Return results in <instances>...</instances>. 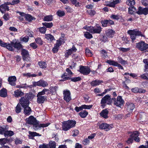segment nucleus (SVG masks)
<instances>
[{
  "label": "nucleus",
  "mask_w": 148,
  "mask_h": 148,
  "mask_svg": "<svg viewBox=\"0 0 148 148\" xmlns=\"http://www.w3.org/2000/svg\"><path fill=\"white\" fill-rule=\"evenodd\" d=\"M16 77L15 76H11L8 77V81L9 84L12 86H15L16 84Z\"/></svg>",
  "instance_id": "18"
},
{
  "label": "nucleus",
  "mask_w": 148,
  "mask_h": 148,
  "mask_svg": "<svg viewBox=\"0 0 148 148\" xmlns=\"http://www.w3.org/2000/svg\"><path fill=\"white\" fill-rule=\"evenodd\" d=\"M61 77L63 79V81H65L66 80L70 79L69 77L68 76L66 73H64L61 76Z\"/></svg>",
  "instance_id": "52"
},
{
  "label": "nucleus",
  "mask_w": 148,
  "mask_h": 148,
  "mask_svg": "<svg viewBox=\"0 0 148 148\" xmlns=\"http://www.w3.org/2000/svg\"><path fill=\"white\" fill-rule=\"evenodd\" d=\"M45 37L49 42H51L53 40H55L53 36L50 34H45Z\"/></svg>",
  "instance_id": "22"
},
{
  "label": "nucleus",
  "mask_w": 148,
  "mask_h": 148,
  "mask_svg": "<svg viewBox=\"0 0 148 148\" xmlns=\"http://www.w3.org/2000/svg\"><path fill=\"white\" fill-rule=\"evenodd\" d=\"M19 0H13L11 3H8L7 4L14 5L18 4L19 3Z\"/></svg>",
  "instance_id": "54"
},
{
  "label": "nucleus",
  "mask_w": 148,
  "mask_h": 148,
  "mask_svg": "<svg viewBox=\"0 0 148 148\" xmlns=\"http://www.w3.org/2000/svg\"><path fill=\"white\" fill-rule=\"evenodd\" d=\"M135 3L134 0H127L126 2L127 5H131V6H133L135 4Z\"/></svg>",
  "instance_id": "42"
},
{
  "label": "nucleus",
  "mask_w": 148,
  "mask_h": 148,
  "mask_svg": "<svg viewBox=\"0 0 148 148\" xmlns=\"http://www.w3.org/2000/svg\"><path fill=\"white\" fill-rule=\"evenodd\" d=\"M24 32L25 34L26 35L27 37H32L33 35V32L30 31L29 29H27L25 30Z\"/></svg>",
  "instance_id": "25"
},
{
  "label": "nucleus",
  "mask_w": 148,
  "mask_h": 148,
  "mask_svg": "<svg viewBox=\"0 0 148 148\" xmlns=\"http://www.w3.org/2000/svg\"><path fill=\"white\" fill-rule=\"evenodd\" d=\"M88 14L91 16H93L96 13V12L93 10L89 9L87 10Z\"/></svg>",
  "instance_id": "39"
},
{
  "label": "nucleus",
  "mask_w": 148,
  "mask_h": 148,
  "mask_svg": "<svg viewBox=\"0 0 148 148\" xmlns=\"http://www.w3.org/2000/svg\"><path fill=\"white\" fill-rule=\"evenodd\" d=\"M112 125H109L108 124L104 123L100 124L99 126V128L102 129H106L107 131L110 130L112 127Z\"/></svg>",
  "instance_id": "12"
},
{
  "label": "nucleus",
  "mask_w": 148,
  "mask_h": 148,
  "mask_svg": "<svg viewBox=\"0 0 148 148\" xmlns=\"http://www.w3.org/2000/svg\"><path fill=\"white\" fill-rule=\"evenodd\" d=\"M108 63L110 65H113L114 66H116L117 62H115L114 61L111 60H108L106 62Z\"/></svg>",
  "instance_id": "46"
},
{
  "label": "nucleus",
  "mask_w": 148,
  "mask_h": 148,
  "mask_svg": "<svg viewBox=\"0 0 148 148\" xmlns=\"http://www.w3.org/2000/svg\"><path fill=\"white\" fill-rule=\"evenodd\" d=\"M20 16H18V18L20 20L23 21L25 18V13L19 12Z\"/></svg>",
  "instance_id": "45"
},
{
  "label": "nucleus",
  "mask_w": 148,
  "mask_h": 148,
  "mask_svg": "<svg viewBox=\"0 0 148 148\" xmlns=\"http://www.w3.org/2000/svg\"><path fill=\"white\" fill-rule=\"evenodd\" d=\"M21 54L23 56V59L24 60L29 61L30 60V58L28 51L24 49L21 51Z\"/></svg>",
  "instance_id": "9"
},
{
  "label": "nucleus",
  "mask_w": 148,
  "mask_h": 148,
  "mask_svg": "<svg viewBox=\"0 0 148 148\" xmlns=\"http://www.w3.org/2000/svg\"><path fill=\"white\" fill-rule=\"evenodd\" d=\"M9 142L8 140L6 138L0 139V145H4V144Z\"/></svg>",
  "instance_id": "37"
},
{
  "label": "nucleus",
  "mask_w": 148,
  "mask_h": 148,
  "mask_svg": "<svg viewBox=\"0 0 148 148\" xmlns=\"http://www.w3.org/2000/svg\"><path fill=\"white\" fill-rule=\"evenodd\" d=\"M9 10V7L7 5V4H3L0 6V11L2 13H4L6 11Z\"/></svg>",
  "instance_id": "16"
},
{
  "label": "nucleus",
  "mask_w": 148,
  "mask_h": 148,
  "mask_svg": "<svg viewBox=\"0 0 148 148\" xmlns=\"http://www.w3.org/2000/svg\"><path fill=\"white\" fill-rule=\"evenodd\" d=\"M108 111L107 109H105L102 111L100 113V114L101 116L104 118L106 119L108 117Z\"/></svg>",
  "instance_id": "21"
},
{
  "label": "nucleus",
  "mask_w": 148,
  "mask_h": 148,
  "mask_svg": "<svg viewBox=\"0 0 148 148\" xmlns=\"http://www.w3.org/2000/svg\"><path fill=\"white\" fill-rule=\"evenodd\" d=\"M103 81L101 80L96 79L93 80L91 82L90 84L92 86H96L103 83Z\"/></svg>",
  "instance_id": "20"
},
{
  "label": "nucleus",
  "mask_w": 148,
  "mask_h": 148,
  "mask_svg": "<svg viewBox=\"0 0 148 148\" xmlns=\"http://www.w3.org/2000/svg\"><path fill=\"white\" fill-rule=\"evenodd\" d=\"M5 47L9 50L12 51L13 50V47L11 45V43L10 44H8L7 43V45H6Z\"/></svg>",
  "instance_id": "62"
},
{
  "label": "nucleus",
  "mask_w": 148,
  "mask_h": 148,
  "mask_svg": "<svg viewBox=\"0 0 148 148\" xmlns=\"http://www.w3.org/2000/svg\"><path fill=\"white\" fill-rule=\"evenodd\" d=\"M87 30L92 34H100L101 31V28L98 25L94 27L90 26L87 28Z\"/></svg>",
  "instance_id": "4"
},
{
  "label": "nucleus",
  "mask_w": 148,
  "mask_h": 148,
  "mask_svg": "<svg viewBox=\"0 0 148 148\" xmlns=\"http://www.w3.org/2000/svg\"><path fill=\"white\" fill-rule=\"evenodd\" d=\"M131 90L132 92L134 93H136L138 92H139V93L143 92L139 90L138 88L137 87H135L134 88H132Z\"/></svg>",
  "instance_id": "59"
},
{
  "label": "nucleus",
  "mask_w": 148,
  "mask_h": 148,
  "mask_svg": "<svg viewBox=\"0 0 148 148\" xmlns=\"http://www.w3.org/2000/svg\"><path fill=\"white\" fill-rule=\"evenodd\" d=\"M111 103V98L109 95H106L102 98L101 103V104L105 105L110 104Z\"/></svg>",
  "instance_id": "6"
},
{
  "label": "nucleus",
  "mask_w": 148,
  "mask_h": 148,
  "mask_svg": "<svg viewBox=\"0 0 148 148\" xmlns=\"http://www.w3.org/2000/svg\"><path fill=\"white\" fill-rule=\"evenodd\" d=\"M88 114V112L86 110H83L82 111L80 112L79 114L82 118H85L86 117Z\"/></svg>",
  "instance_id": "32"
},
{
  "label": "nucleus",
  "mask_w": 148,
  "mask_h": 148,
  "mask_svg": "<svg viewBox=\"0 0 148 148\" xmlns=\"http://www.w3.org/2000/svg\"><path fill=\"white\" fill-rule=\"evenodd\" d=\"M127 33L130 35V38L133 42L135 39L136 36H143V35L140 32L136 30H129L127 31Z\"/></svg>",
  "instance_id": "3"
},
{
  "label": "nucleus",
  "mask_w": 148,
  "mask_h": 148,
  "mask_svg": "<svg viewBox=\"0 0 148 148\" xmlns=\"http://www.w3.org/2000/svg\"><path fill=\"white\" fill-rule=\"evenodd\" d=\"M118 60L119 63L121 64L125 65L127 64V62L126 61L123 60L121 58L119 57L118 58Z\"/></svg>",
  "instance_id": "58"
},
{
  "label": "nucleus",
  "mask_w": 148,
  "mask_h": 148,
  "mask_svg": "<svg viewBox=\"0 0 148 148\" xmlns=\"http://www.w3.org/2000/svg\"><path fill=\"white\" fill-rule=\"evenodd\" d=\"M64 99L67 102H69L71 99V92L69 90H66L63 91Z\"/></svg>",
  "instance_id": "8"
},
{
  "label": "nucleus",
  "mask_w": 148,
  "mask_h": 148,
  "mask_svg": "<svg viewBox=\"0 0 148 148\" xmlns=\"http://www.w3.org/2000/svg\"><path fill=\"white\" fill-rule=\"evenodd\" d=\"M44 20L46 21H50L52 20V16L51 15H48L45 16L44 18Z\"/></svg>",
  "instance_id": "44"
},
{
  "label": "nucleus",
  "mask_w": 148,
  "mask_h": 148,
  "mask_svg": "<svg viewBox=\"0 0 148 148\" xmlns=\"http://www.w3.org/2000/svg\"><path fill=\"white\" fill-rule=\"evenodd\" d=\"M110 18L112 19H113L117 20H118L120 18V17L119 15H116L114 14L110 16Z\"/></svg>",
  "instance_id": "63"
},
{
  "label": "nucleus",
  "mask_w": 148,
  "mask_h": 148,
  "mask_svg": "<svg viewBox=\"0 0 148 148\" xmlns=\"http://www.w3.org/2000/svg\"><path fill=\"white\" fill-rule=\"evenodd\" d=\"M139 135L138 132L137 131H135L133 132L130 136L135 141L138 142L140 141V138L138 137Z\"/></svg>",
  "instance_id": "13"
},
{
  "label": "nucleus",
  "mask_w": 148,
  "mask_h": 148,
  "mask_svg": "<svg viewBox=\"0 0 148 148\" xmlns=\"http://www.w3.org/2000/svg\"><path fill=\"white\" fill-rule=\"evenodd\" d=\"M136 9L134 6H130L129 8V12L130 14H132L133 12L136 11Z\"/></svg>",
  "instance_id": "49"
},
{
  "label": "nucleus",
  "mask_w": 148,
  "mask_h": 148,
  "mask_svg": "<svg viewBox=\"0 0 148 148\" xmlns=\"http://www.w3.org/2000/svg\"><path fill=\"white\" fill-rule=\"evenodd\" d=\"M71 81L74 82H77L81 80V78L79 77H73L70 78Z\"/></svg>",
  "instance_id": "55"
},
{
  "label": "nucleus",
  "mask_w": 148,
  "mask_h": 148,
  "mask_svg": "<svg viewBox=\"0 0 148 148\" xmlns=\"http://www.w3.org/2000/svg\"><path fill=\"white\" fill-rule=\"evenodd\" d=\"M24 108V113L27 115H29L30 114V112L31 111V108L28 106L23 108Z\"/></svg>",
  "instance_id": "31"
},
{
  "label": "nucleus",
  "mask_w": 148,
  "mask_h": 148,
  "mask_svg": "<svg viewBox=\"0 0 148 148\" xmlns=\"http://www.w3.org/2000/svg\"><path fill=\"white\" fill-rule=\"evenodd\" d=\"M140 77L143 79H148V74L145 73L140 75Z\"/></svg>",
  "instance_id": "64"
},
{
  "label": "nucleus",
  "mask_w": 148,
  "mask_h": 148,
  "mask_svg": "<svg viewBox=\"0 0 148 148\" xmlns=\"http://www.w3.org/2000/svg\"><path fill=\"white\" fill-rule=\"evenodd\" d=\"M108 63L110 65H113L114 66H116L117 62H115L114 61L111 60H108L106 62Z\"/></svg>",
  "instance_id": "47"
},
{
  "label": "nucleus",
  "mask_w": 148,
  "mask_h": 148,
  "mask_svg": "<svg viewBox=\"0 0 148 148\" xmlns=\"http://www.w3.org/2000/svg\"><path fill=\"white\" fill-rule=\"evenodd\" d=\"M24 95V93L20 90L18 89L14 91V96L16 97H21Z\"/></svg>",
  "instance_id": "23"
},
{
  "label": "nucleus",
  "mask_w": 148,
  "mask_h": 148,
  "mask_svg": "<svg viewBox=\"0 0 148 148\" xmlns=\"http://www.w3.org/2000/svg\"><path fill=\"white\" fill-rule=\"evenodd\" d=\"M50 124L49 123H43V124H40V125H38V129L40 127H45L48 126Z\"/></svg>",
  "instance_id": "51"
},
{
  "label": "nucleus",
  "mask_w": 148,
  "mask_h": 148,
  "mask_svg": "<svg viewBox=\"0 0 148 148\" xmlns=\"http://www.w3.org/2000/svg\"><path fill=\"white\" fill-rule=\"evenodd\" d=\"M11 44L14 48L19 50L22 47V45L18 41H16L15 42H11Z\"/></svg>",
  "instance_id": "19"
},
{
  "label": "nucleus",
  "mask_w": 148,
  "mask_h": 148,
  "mask_svg": "<svg viewBox=\"0 0 148 148\" xmlns=\"http://www.w3.org/2000/svg\"><path fill=\"white\" fill-rule=\"evenodd\" d=\"M56 14L58 16L62 17L65 15V13L64 11L59 10L57 12Z\"/></svg>",
  "instance_id": "43"
},
{
  "label": "nucleus",
  "mask_w": 148,
  "mask_h": 148,
  "mask_svg": "<svg viewBox=\"0 0 148 148\" xmlns=\"http://www.w3.org/2000/svg\"><path fill=\"white\" fill-rule=\"evenodd\" d=\"M49 90L48 89H47L45 88L43 89L42 91L39 92L37 95L42 96V95H45L46 93H47V94L49 93Z\"/></svg>",
  "instance_id": "29"
},
{
  "label": "nucleus",
  "mask_w": 148,
  "mask_h": 148,
  "mask_svg": "<svg viewBox=\"0 0 148 148\" xmlns=\"http://www.w3.org/2000/svg\"><path fill=\"white\" fill-rule=\"evenodd\" d=\"M121 0H113L112 2L106 1V5L110 7H114L116 4L119 3Z\"/></svg>",
  "instance_id": "14"
},
{
  "label": "nucleus",
  "mask_w": 148,
  "mask_h": 148,
  "mask_svg": "<svg viewBox=\"0 0 148 148\" xmlns=\"http://www.w3.org/2000/svg\"><path fill=\"white\" fill-rule=\"evenodd\" d=\"M90 70L88 66H81L79 69V72L84 75H88L90 72Z\"/></svg>",
  "instance_id": "7"
},
{
  "label": "nucleus",
  "mask_w": 148,
  "mask_h": 148,
  "mask_svg": "<svg viewBox=\"0 0 148 148\" xmlns=\"http://www.w3.org/2000/svg\"><path fill=\"white\" fill-rule=\"evenodd\" d=\"M25 18L26 20L29 22L34 19V18L31 15L28 14H25Z\"/></svg>",
  "instance_id": "33"
},
{
  "label": "nucleus",
  "mask_w": 148,
  "mask_h": 148,
  "mask_svg": "<svg viewBox=\"0 0 148 148\" xmlns=\"http://www.w3.org/2000/svg\"><path fill=\"white\" fill-rule=\"evenodd\" d=\"M27 122L29 124L33 125V128L35 130H38V122L37 121L36 118L33 116H31L28 118L26 119Z\"/></svg>",
  "instance_id": "2"
},
{
  "label": "nucleus",
  "mask_w": 148,
  "mask_h": 148,
  "mask_svg": "<svg viewBox=\"0 0 148 148\" xmlns=\"http://www.w3.org/2000/svg\"><path fill=\"white\" fill-rule=\"evenodd\" d=\"M42 25L45 26L47 28H50L53 25L52 23H42Z\"/></svg>",
  "instance_id": "41"
},
{
  "label": "nucleus",
  "mask_w": 148,
  "mask_h": 148,
  "mask_svg": "<svg viewBox=\"0 0 148 148\" xmlns=\"http://www.w3.org/2000/svg\"><path fill=\"white\" fill-rule=\"evenodd\" d=\"M39 86L43 87H45L48 85L47 82L43 80H40L39 81Z\"/></svg>",
  "instance_id": "28"
},
{
  "label": "nucleus",
  "mask_w": 148,
  "mask_h": 148,
  "mask_svg": "<svg viewBox=\"0 0 148 148\" xmlns=\"http://www.w3.org/2000/svg\"><path fill=\"white\" fill-rule=\"evenodd\" d=\"M64 42L63 39L62 38H60L59 39L56 40V43L54 45L56 47L59 48L60 46Z\"/></svg>",
  "instance_id": "27"
},
{
  "label": "nucleus",
  "mask_w": 148,
  "mask_h": 148,
  "mask_svg": "<svg viewBox=\"0 0 148 148\" xmlns=\"http://www.w3.org/2000/svg\"><path fill=\"white\" fill-rule=\"evenodd\" d=\"M7 95V91L5 89L3 88L0 90V96L2 97H5Z\"/></svg>",
  "instance_id": "30"
},
{
  "label": "nucleus",
  "mask_w": 148,
  "mask_h": 148,
  "mask_svg": "<svg viewBox=\"0 0 148 148\" xmlns=\"http://www.w3.org/2000/svg\"><path fill=\"white\" fill-rule=\"evenodd\" d=\"M85 53L86 56L88 57H91L92 55V52L88 49H86L85 50Z\"/></svg>",
  "instance_id": "50"
},
{
  "label": "nucleus",
  "mask_w": 148,
  "mask_h": 148,
  "mask_svg": "<svg viewBox=\"0 0 148 148\" xmlns=\"http://www.w3.org/2000/svg\"><path fill=\"white\" fill-rule=\"evenodd\" d=\"M20 103L23 107H25L28 106L29 101L26 97H22L20 100Z\"/></svg>",
  "instance_id": "11"
},
{
  "label": "nucleus",
  "mask_w": 148,
  "mask_h": 148,
  "mask_svg": "<svg viewBox=\"0 0 148 148\" xmlns=\"http://www.w3.org/2000/svg\"><path fill=\"white\" fill-rule=\"evenodd\" d=\"M14 132L12 131H7L5 130V132L4 133V136L5 137H6V136H11L14 135Z\"/></svg>",
  "instance_id": "34"
},
{
  "label": "nucleus",
  "mask_w": 148,
  "mask_h": 148,
  "mask_svg": "<svg viewBox=\"0 0 148 148\" xmlns=\"http://www.w3.org/2000/svg\"><path fill=\"white\" fill-rule=\"evenodd\" d=\"M40 67L42 69H45L47 67V64L45 62H40L38 63Z\"/></svg>",
  "instance_id": "38"
},
{
  "label": "nucleus",
  "mask_w": 148,
  "mask_h": 148,
  "mask_svg": "<svg viewBox=\"0 0 148 148\" xmlns=\"http://www.w3.org/2000/svg\"><path fill=\"white\" fill-rule=\"evenodd\" d=\"M124 101L122 99V97L121 96H119L117 97L116 100H115L114 104L116 106L121 107L124 103Z\"/></svg>",
  "instance_id": "10"
},
{
  "label": "nucleus",
  "mask_w": 148,
  "mask_h": 148,
  "mask_svg": "<svg viewBox=\"0 0 148 148\" xmlns=\"http://www.w3.org/2000/svg\"><path fill=\"white\" fill-rule=\"evenodd\" d=\"M7 130V126L0 127V134L4 135L5 130Z\"/></svg>",
  "instance_id": "40"
},
{
  "label": "nucleus",
  "mask_w": 148,
  "mask_h": 148,
  "mask_svg": "<svg viewBox=\"0 0 148 148\" xmlns=\"http://www.w3.org/2000/svg\"><path fill=\"white\" fill-rule=\"evenodd\" d=\"M36 42L38 44L40 45L42 44L43 42L41 39V38H36L35 39Z\"/></svg>",
  "instance_id": "61"
},
{
  "label": "nucleus",
  "mask_w": 148,
  "mask_h": 148,
  "mask_svg": "<svg viewBox=\"0 0 148 148\" xmlns=\"http://www.w3.org/2000/svg\"><path fill=\"white\" fill-rule=\"evenodd\" d=\"M37 102L38 103H42L47 99V97L45 96L37 95Z\"/></svg>",
  "instance_id": "17"
},
{
  "label": "nucleus",
  "mask_w": 148,
  "mask_h": 148,
  "mask_svg": "<svg viewBox=\"0 0 148 148\" xmlns=\"http://www.w3.org/2000/svg\"><path fill=\"white\" fill-rule=\"evenodd\" d=\"M76 124V122L75 121L69 120L64 121L62 126V130L65 131H67L74 127Z\"/></svg>",
  "instance_id": "1"
},
{
  "label": "nucleus",
  "mask_w": 148,
  "mask_h": 148,
  "mask_svg": "<svg viewBox=\"0 0 148 148\" xmlns=\"http://www.w3.org/2000/svg\"><path fill=\"white\" fill-rule=\"evenodd\" d=\"M84 36L87 39H90L92 38V36L89 32H86L84 34Z\"/></svg>",
  "instance_id": "53"
},
{
  "label": "nucleus",
  "mask_w": 148,
  "mask_h": 148,
  "mask_svg": "<svg viewBox=\"0 0 148 148\" xmlns=\"http://www.w3.org/2000/svg\"><path fill=\"white\" fill-rule=\"evenodd\" d=\"M21 88H32L33 87L32 85H28L26 84H21Z\"/></svg>",
  "instance_id": "57"
},
{
  "label": "nucleus",
  "mask_w": 148,
  "mask_h": 148,
  "mask_svg": "<svg viewBox=\"0 0 148 148\" xmlns=\"http://www.w3.org/2000/svg\"><path fill=\"white\" fill-rule=\"evenodd\" d=\"M72 53V51L69 49V50L66 51L65 54V56L66 58H68L69 56Z\"/></svg>",
  "instance_id": "60"
},
{
  "label": "nucleus",
  "mask_w": 148,
  "mask_h": 148,
  "mask_svg": "<svg viewBox=\"0 0 148 148\" xmlns=\"http://www.w3.org/2000/svg\"><path fill=\"white\" fill-rule=\"evenodd\" d=\"M29 135L28 136L29 138L30 139H33L34 137L35 136H40L41 135H40L38 133L35 132H29Z\"/></svg>",
  "instance_id": "26"
},
{
  "label": "nucleus",
  "mask_w": 148,
  "mask_h": 148,
  "mask_svg": "<svg viewBox=\"0 0 148 148\" xmlns=\"http://www.w3.org/2000/svg\"><path fill=\"white\" fill-rule=\"evenodd\" d=\"M21 110V107L20 104H18L16 107L15 111L16 113H20Z\"/></svg>",
  "instance_id": "48"
},
{
  "label": "nucleus",
  "mask_w": 148,
  "mask_h": 148,
  "mask_svg": "<svg viewBox=\"0 0 148 148\" xmlns=\"http://www.w3.org/2000/svg\"><path fill=\"white\" fill-rule=\"evenodd\" d=\"M127 111L129 112H131L135 108L134 104L127 102L126 103Z\"/></svg>",
  "instance_id": "15"
},
{
  "label": "nucleus",
  "mask_w": 148,
  "mask_h": 148,
  "mask_svg": "<svg viewBox=\"0 0 148 148\" xmlns=\"http://www.w3.org/2000/svg\"><path fill=\"white\" fill-rule=\"evenodd\" d=\"M48 145L49 148H56V143L54 141H50Z\"/></svg>",
  "instance_id": "36"
},
{
  "label": "nucleus",
  "mask_w": 148,
  "mask_h": 148,
  "mask_svg": "<svg viewBox=\"0 0 148 148\" xmlns=\"http://www.w3.org/2000/svg\"><path fill=\"white\" fill-rule=\"evenodd\" d=\"M83 110L84 109H89L91 108L93 106L92 105H82Z\"/></svg>",
  "instance_id": "56"
},
{
  "label": "nucleus",
  "mask_w": 148,
  "mask_h": 148,
  "mask_svg": "<svg viewBox=\"0 0 148 148\" xmlns=\"http://www.w3.org/2000/svg\"><path fill=\"white\" fill-rule=\"evenodd\" d=\"M136 47L140 50L143 51L146 50L148 48V44L144 42L141 41L136 44Z\"/></svg>",
  "instance_id": "5"
},
{
  "label": "nucleus",
  "mask_w": 148,
  "mask_h": 148,
  "mask_svg": "<svg viewBox=\"0 0 148 148\" xmlns=\"http://www.w3.org/2000/svg\"><path fill=\"white\" fill-rule=\"evenodd\" d=\"M143 62L145 64L144 70L145 72H148V59H144Z\"/></svg>",
  "instance_id": "35"
},
{
  "label": "nucleus",
  "mask_w": 148,
  "mask_h": 148,
  "mask_svg": "<svg viewBox=\"0 0 148 148\" xmlns=\"http://www.w3.org/2000/svg\"><path fill=\"white\" fill-rule=\"evenodd\" d=\"M115 33V32L112 29H108L106 32V36L109 37H113Z\"/></svg>",
  "instance_id": "24"
}]
</instances>
